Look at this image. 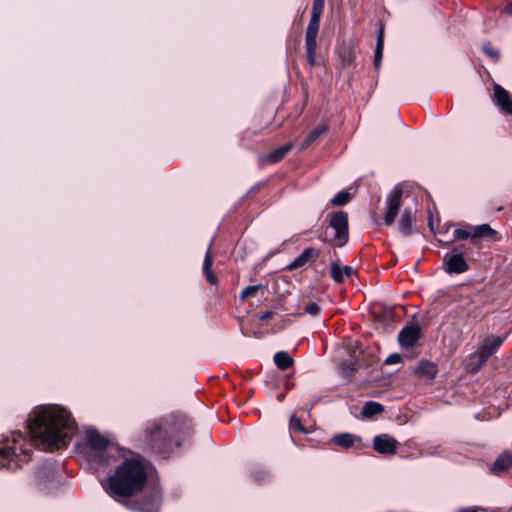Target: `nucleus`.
<instances>
[{
	"label": "nucleus",
	"instance_id": "obj_31",
	"mask_svg": "<svg viewBox=\"0 0 512 512\" xmlns=\"http://www.w3.org/2000/svg\"><path fill=\"white\" fill-rule=\"evenodd\" d=\"M320 311H321L320 306H319L317 303H315V302H311V303H309V304L305 307V312H306L307 314L312 315V316H316V315H318V314L320 313Z\"/></svg>",
	"mask_w": 512,
	"mask_h": 512
},
{
	"label": "nucleus",
	"instance_id": "obj_36",
	"mask_svg": "<svg viewBox=\"0 0 512 512\" xmlns=\"http://www.w3.org/2000/svg\"><path fill=\"white\" fill-rule=\"evenodd\" d=\"M260 189V185L257 184L255 186H253L250 190H249V193H253V192H256Z\"/></svg>",
	"mask_w": 512,
	"mask_h": 512
},
{
	"label": "nucleus",
	"instance_id": "obj_25",
	"mask_svg": "<svg viewBox=\"0 0 512 512\" xmlns=\"http://www.w3.org/2000/svg\"><path fill=\"white\" fill-rule=\"evenodd\" d=\"M339 56L344 68H348L354 65L356 56L354 50L351 47H343L340 50Z\"/></svg>",
	"mask_w": 512,
	"mask_h": 512
},
{
	"label": "nucleus",
	"instance_id": "obj_38",
	"mask_svg": "<svg viewBox=\"0 0 512 512\" xmlns=\"http://www.w3.org/2000/svg\"><path fill=\"white\" fill-rule=\"evenodd\" d=\"M284 398H285V395H284V394H279V395H277V399H278V401H280V402H282V401L284 400Z\"/></svg>",
	"mask_w": 512,
	"mask_h": 512
},
{
	"label": "nucleus",
	"instance_id": "obj_10",
	"mask_svg": "<svg viewBox=\"0 0 512 512\" xmlns=\"http://www.w3.org/2000/svg\"><path fill=\"white\" fill-rule=\"evenodd\" d=\"M402 190L396 186L387 196L385 202V213L383 222L386 226H391L401 207Z\"/></svg>",
	"mask_w": 512,
	"mask_h": 512
},
{
	"label": "nucleus",
	"instance_id": "obj_39",
	"mask_svg": "<svg viewBox=\"0 0 512 512\" xmlns=\"http://www.w3.org/2000/svg\"><path fill=\"white\" fill-rule=\"evenodd\" d=\"M352 371H353V368H349V369L344 368V372H345L346 374H349V375H350Z\"/></svg>",
	"mask_w": 512,
	"mask_h": 512
},
{
	"label": "nucleus",
	"instance_id": "obj_27",
	"mask_svg": "<svg viewBox=\"0 0 512 512\" xmlns=\"http://www.w3.org/2000/svg\"><path fill=\"white\" fill-rule=\"evenodd\" d=\"M383 406L380 403L374 401H368L365 403L362 409V415L366 418L380 414L383 411Z\"/></svg>",
	"mask_w": 512,
	"mask_h": 512
},
{
	"label": "nucleus",
	"instance_id": "obj_35",
	"mask_svg": "<svg viewBox=\"0 0 512 512\" xmlns=\"http://www.w3.org/2000/svg\"><path fill=\"white\" fill-rule=\"evenodd\" d=\"M505 12L512 16V2L506 5Z\"/></svg>",
	"mask_w": 512,
	"mask_h": 512
},
{
	"label": "nucleus",
	"instance_id": "obj_24",
	"mask_svg": "<svg viewBox=\"0 0 512 512\" xmlns=\"http://www.w3.org/2000/svg\"><path fill=\"white\" fill-rule=\"evenodd\" d=\"M274 363L280 370H287L293 365L294 361L288 352L279 351L274 355Z\"/></svg>",
	"mask_w": 512,
	"mask_h": 512
},
{
	"label": "nucleus",
	"instance_id": "obj_4",
	"mask_svg": "<svg viewBox=\"0 0 512 512\" xmlns=\"http://www.w3.org/2000/svg\"><path fill=\"white\" fill-rule=\"evenodd\" d=\"M86 442L89 448L87 458L95 466L106 467L110 465L112 460H115L113 456V445L108 438L101 435L97 430H87Z\"/></svg>",
	"mask_w": 512,
	"mask_h": 512
},
{
	"label": "nucleus",
	"instance_id": "obj_23",
	"mask_svg": "<svg viewBox=\"0 0 512 512\" xmlns=\"http://www.w3.org/2000/svg\"><path fill=\"white\" fill-rule=\"evenodd\" d=\"M383 46H384V31L381 27L378 35H377V42L374 50V66L377 70H379L381 66V60L383 57Z\"/></svg>",
	"mask_w": 512,
	"mask_h": 512
},
{
	"label": "nucleus",
	"instance_id": "obj_17",
	"mask_svg": "<svg viewBox=\"0 0 512 512\" xmlns=\"http://www.w3.org/2000/svg\"><path fill=\"white\" fill-rule=\"evenodd\" d=\"M413 211L410 208L404 209L398 223L399 232L404 236H409L413 232Z\"/></svg>",
	"mask_w": 512,
	"mask_h": 512
},
{
	"label": "nucleus",
	"instance_id": "obj_22",
	"mask_svg": "<svg viewBox=\"0 0 512 512\" xmlns=\"http://www.w3.org/2000/svg\"><path fill=\"white\" fill-rule=\"evenodd\" d=\"M210 248H211V245L209 246V248L205 254V258H204V262H203V272L205 274L207 281L210 284L214 285L217 283V277L212 272L213 258H212V253H211Z\"/></svg>",
	"mask_w": 512,
	"mask_h": 512
},
{
	"label": "nucleus",
	"instance_id": "obj_40",
	"mask_svg": "<svg viewBox=\"0 0 512 512\" xmlns=\"http://www.w3.org/2000/svg\"><path fill=\"white\" fill-rule=\"evenodd\" d=\"M45 469L48 470L49 474H53V472H54L52 467H49V468L45 467Z\"/></svg>",
	"mask_w": 512,
	"mask_h": 512
},
{
	"label": "nucleus",
	"instance_id": "obj_5",
	"mask_svg": "<svg viewBox=\"0 0 512 512\" xmlns=\"http://www.w3.org/2000/svg\"><path fill=\"white\" fill-rule=\"evenodd\" d=\"M325 0H313L311 18L305 33V48L307 61L311 67L316 65L317 35L320 20L324 11Z\"/></svg>",
	"mask_w": 512,
	"mask_h": 512
},
{
	"label": "nucleus",
	"instance_id": "obj_30",
	"mask_svg": "<svg viewBox=\"0 0 512 512\" xmlns=\"http://www.w3.org/2000/svg\"><path fill=\"white\" fill-rule=\"evenodd\" d=\"M260 288H261L260 284L250 285V286L245 287L240 294L241 299L255 296Z\"/></svg>",
	"mask_w": 512,
	"mask_h": 512
},
{
	"label": "nucleus",
	"instance_id": "obj_2",
	"mask_svg": "<svg viewBox=\"0 0 512 512\" xmlns=\"http://www.w3.org/2000/svg\"><path fill=\"white\" fill-rule=\"evenodd\" d=\"M147 481L144 465L135 459H126L108 479L107 493L119 501L141 491Z\"/></svg>",
	"mask_w": 512,
	"mask_h": 512
},
{
	"label": "nucleus",
	"instance_id": "obj_9",
	"mask_svg": "<svg viewBox=\"0 0 512 512\" xmlns=\"http://www.w3.org/2000/svg\"><path fill=\"white\" fill-rule=\"evenodd\" d=\"M464 245L455 247L452 252L447 253L443 259L444 271L448 274H461L469 269L464 258Z\"/></svg>",
	"mask_w": 512,
	"mask_h": 512
},
{
	"label": "nucleus",
	"instance_id": "obj_11",
	"mask_svg": "<svg viewBox=\"0 0 512 512\" xmlns=\"http://www.w3.org/2000/svg\"><path fill=\"white\" fill-rule=\"evenodd\" d=\"M161 494L158 490H154L147 497L136 501L133 504V509L139 512H159L161 506Z\"/></svg>",
	"mask_w": 512,
	"mask_h": 512
},
{
	"label": "nucleus",
	"instance_id": "obj_15",
	"mask_svg": "<svg viewBox=\"0 0 512 512\" xmlns=\"http://www.w3.org/2000/svg\"><path fill=\"white\" fill-rule=\"evenodd\" d=\"M494 100L504 113L512 115V99L510 94L499 84L494 85Z\"/></svg>",
	"mask_w": 512,
	"mask_h": 512
},
{
	"label": "nucleus",
	"instance_id": "obj_32",
	"mask_svg": "<svg viewBox=\"0 0 512 512\" xmlns=\"http://www.w3.org/2000/svg\"><path fill=\"white\" fill-rule=\"evenodd\" d=\"M401 360H402L401 355L394 353L387 357V359L385 360V363L388 365H392V364L401 362Z\"/></svg>",
	"mask_w": 512,
	"mask_h": 512
},
{
	"label": "nucleus",
	"instance_id": "obj_20",
	"mask_svg": "<svg viewBox=\"0 0 512 512\" xmlns=\"http://www.w3.org/2000/svg\"><path fill=\"white\" fill-rule=\"evenodd\" d=\"M512 466V453L505 451L494 461L491 470L495 473L506 471Z\"/></svg>",
	"mask_w": 512,
	"mask_h": 512
},
{
	"label": "nucleus",
	"instance_id": "obj_26",
	"mask_svg": "<svg viewBox=\"0 0 512 512\" xmlns=\"http://www.w3.org/2000/svg\"><path fill=\"white\" fill-rule=\"evenodd\" d=\"M291 148H292V144L287 143V144L273 150L272 152H270L269 155L267 156V158L271 163H277L285 157V155L291 150Z\"/></svg>",
	"mask_w": 512,
	"mask_h": 512
},
{
	"label": "nucleus",
	"instance_id": "obj_13",
	"mask_svg": "<svg viewBox=\"0 0 512 512\" xmlns=\"http://www.w3.org/2000/svg\"><path fill=\"white\" fill-rule=\"evenodd\" d=\"M421 329L418 325L404 327L398 335L399 343L402 347L411 348L419 340Z\"/></svg>",
	"mask_w": 512,
	"mask_h": 512
},
{
	"label": "nucleus",
	"instance_id": "obj_21",
	"mask_svg": "<svg viewBox=\"0 0 512 512\" xmlns=\"http://www.w3.org/2000/svg\"><path fill=\"white\" fill-rule=\"evenodd\" d=\"M329 126L327 124H322L310 131V133L307 135V137L304 139V141L301 144L302 149H306L311 144L315 143L319 137L324 134L326 131H328Z\"/></svg>",
	"mask_w": 512,
	"mask_h": 512
},
{
	"label": "nucleus",
	"instance_id": "obj_12",
	"mask_svg": "<svg viewBox=\"0 0 512 512\" xmlns=\"http://www.w3.org/2000/svg\"><path fill=\"white\" fill-rule=\"evenodd\" d=\"M397 446V440L389 434H380L373 438V449L379 454H395Z\"/></svg>",
	"mask_w": 512,
	"mask_h": 512
},
{
	"label": "nucleus",
	"instance_id": "obj_41",
	"mask_svg": "<svg viewBox=\"0 0 512 512\" xmlns=\"http://www.w3.org/2000/svg\"><path fill=\"white\" fill-rule=\"evenodd\" d=\"M253 477H254V479H255L256 481L264 480V477H261V478H260V477H258L257 475H254Z\"/></svg>",
	"mask_w": 512,
	"mask_h": 512
},
{
	"label": "nucleus",
	"instance_id": "obj_7",
	"mask_svg": "<svg viewBox=\"0 0 512 512\" xmlns=\"http://www.w3.org/2000/svg\"><path fill=\"white\" fill-rule=\"evenodd\" d=\"M468 238L470 239L471 244L478 245L480 238H489L492 240H497L498 233L488 224L471 226L468 230L458 228L455 229L453 232V240H464Z\"/></svg>",
	"mask_w": 512,
	"mask_h": 512
},
{
	"label": "nucleus",
	"instance_id": "obj_37",
	"mask_svg": "<svg viewBox=\"0 0 512 512\" xmlns=\"http://www.w3.org/2000/svg\"><path fill=\"white\" fill-rule=\"evenodd\" d=\"M460 512H477L474 508H464Z\"/></svg>",
	"mask_w": 512,
	"mask_h": 512
},
{
	"label": "nucleus",
	"instance_id": "obj_8",
	"mask_svg": "<svg viewBox=\"0 0 512 512\" xmlns=\"http://www.w3.org/2000/svg\"><path fill=\"white\" fill-rule=\"evenodd\" d=\"M328 228L334 230L333 241L338 247L344 246L349 240L348 214L344 211L334 212L329 215Z\"/></svg>",
	"mask_w": 512,
	"mask_h": 512
},
{
	"label": "nucleus",
	"instance_id": "obj_28",
	"mask_svg": "<svg viewBox=\"0 0 512 512\" xmlns=\"http://www.w3.org/2000/svg\"><path fill=\"white\" fill-rule=\"evenodd\" d=\"M351 199V195L348 191H339L330 201L333 206H344Z\"/></svg>",
	"mask_w": 512,
	"mask_h": 512
},
{
	"label": "nucleus",
	"instance_id": "obj_33",
	"mask_svg": "<svg viewBox=\"0 0 512 512\" xmlns=\"http://www.w3.org/2000/svg\"><path fill=\"white\" fill-rule=\"evenodd\" d=\"M483 51L491 58H498V56H499L498 52L496 50H494L493 48H491L489 44L483 45Z\"/></svg>",
	"mask_w": 512,
	"mask_h": 512
},
{
	"label": "nucleus",
	"instance_id": "obj_1",
	"mask_svg": "<svg viewBox=\"0 0 512 512\" xmlns=\"http://www.w3.org/2000/svg\"><path fill=\"white\" fill-rule=\"evenodd\" d=\"M28 430L29 440L18 431L11 432V440L8 436L4 438L6 444L0 447V457L7 465L2 467L14 470L21 466L20 461L27 462L35 441L51 451L66 447L76 432V423L65 408L47 405L34 411V416L28 419Z\"/></svg>",
	"mask_w": 512,
	"mask_h": 512
},
{
	"label": "nucleus",
	"instance_id": "obj_6",
	"mask_svg": "<svg viewBox=\"0 0 512 512\" xmlns=\"http://www.w3.org/2000/svg\"><path fill=\"white\" fill-rule=\"evenodd\" d=\"M504 338L501 336L491 335L483 340L477 352L471 355L470 360L473 368L471 371H478L487 360L498 350L502 345Z\"/></svg>",
	"mask_w": 512,
	"mask_h": 512
},
{
	"label": "nucleus",
	"instance_id": "obj_3",
	"mask_svg": "<svg viewBox=\"0 0 512 512\" xmlns=\"http://www.w3.org/2000/svg\"><path fill=\"white\" fill-rule=\"evenodd\" d=\"M173 429L162 420L149 422L137 438V443L144 451H149L161 458H167L178 446L173 437Z\"/></svg>",
	"mask_w": 512,
	"mask_h": 512
},
{
	"label": "nucleus",
	"instance_id": "obj_19",
	"mask_svg": "<svg viewBox=\"0 0 512 512\" xmlns=\"http://www.w3.org/2000/svg\"><path fill=\"white\" fill-rule=\"evenodd\" d=\"M357 441H360V437L353 435L351 433H339L331 438V442L334 445L340 446L344 449H349Z\"/></svg>",
	"mask_w": 512,
	"mask_h": 512
},
{
	"label": "nucleus",
	"instance_id": "obj_18",
	"mask_svg": "<svg viewBox=\"0 0 512 512\" xmlns=\"http://www.w3.org/2000/svg\"><path fill=\"white\" fill-rule=\"evenodd\" d=\"M415 373L418 376L425 377L429 380H432L436 377L438 373L437 365L431 361L428 360H421L419 361Z\"/></svg>",
	"mask_w": 512,
	"mask_h": 512
},
{
	"label": "nucleus",
	"instance_id": "obj_14",
	"mask_svg": "<svg viewBox=\"0 0 512 512\" xmlns=\"http://www.w3.org/2000/svg\"><path fill=\"white\" fill-rule=\"evenodd\" d=\"M319 250L313 247H307L303 252L297 256L290 264L287 265L288 271L296 270L305 266L309 261L317 259L319 257Z\"/></svg>",
	"mask_w": 512,
	"mask_h": 512
},
{
	"label": "nucleus",
	"instance_id": "obj_34",
	"mask_svg": "<svg viewBox=\"0 0 512 512\" xmlns=\"http://www.w3.org/2000/svg\"><path fill=\"white\" fill-rule=\"evenodd\" d=\"M273 315H274L273 311H265L264 313H262V315L259 317V319L261 321H264V320L272 318Z\"/></svg>",
	"mask_w": 512,
	"mask_h": 512
},
{
	"label": "nucleus",
	"instance_id": "obj_16",
	"mask_svg": "<svg viewBox=\"0 0 512 512\" xmlns=\"http://www.w3.org/2000/svg\"><path fill=\"white\" fill-rule=\"evenodd\" d=\"M355 273V270L349 266H341L338 261L333 262L330 266V276L336 283H342L344 278L351 277Z\"/></svg>",
	"mask_w": 512,
	"mask_h": 512
},
{
	"label": "nucleus",
	"instance_id": "obj_29",
	"mask_svg": "<svg viewBox=\"0 0 512 512\" xmlns=\"http://www.w3.org/2000/svg\"><path fill=\"white\" fill-rule=\"evenodd\" d=\"M290 430L293 432H299V433H307V430L304 428V426L301 423V420L296 417L295 415H292L290 418L289 423Z\"/></svg>",
	"mask_w": 512,
	"mask_h": 512
}]
</instances>
